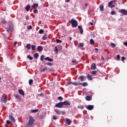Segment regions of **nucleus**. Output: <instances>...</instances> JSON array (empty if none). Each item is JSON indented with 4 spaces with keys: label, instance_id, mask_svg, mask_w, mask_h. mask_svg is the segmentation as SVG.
<instances>
[{
    "label": "nucleus",
    "instance_id": "obj_46",
    "mask_svg": "<svg viewBox=\"0 0 127 127\" xmlns=\"http://www.w3.org/2000/svg\"><path fill=\"white\" fill-rule=\"evenodd\" d=\"M58 100H59V101H62L63 100V97L60 96L58 97Z\"/></svg>",
    "mask_w": 127,
    "mask_h": 127
},
{
    "label": "nucleus",
    "instance_id": "obj_57",
    "mask_svg": "<svg viewBox=\"0 0 127 127\" xmlns=\"http://www.w3.org/2000/svg\"><path fill=\"white\" fill-rule=\"evenodd\" d=\"M72 63H76V60L74 59L71 61Z\"/></svg>",
    "mask_w": 127,
    "mask_h": 127
},
{
    "label": "nucleus",
    "instance_id": "obj_13",
    "mask_svg": "<svg viewBox=\"0 0 127 127\" xmlns=\"http://www.w3.org/2000/svg\"><path fill=\"white\" fill-rule=\"evenodd\" d=\"M66 123L67 124V125L68 126H70V125H71V120L69 119H66Z\"/></svg>",
    "mask_w": 127,
    "mask_h": 127
},
{
    "label": "nucleus",
    "instance_id": "obj_22",
    "mask_svg": "<svg viewBox=\"0 0 127 127\" xmlns=\"http://www.w3.org/2000/svg\"><path fill=\"white\" fill-rule=\"evenodd\" d=\"M29 8H30V5H27L25 7L26 11H29Z\"/></svg>",
    "mask_w": 127,
    "mask_h": 127
},
{
    "label": "nucleus",
    "instance_id": "obj_49",
    "mask_svg": "<svg viewBox=\"0 0 127 127\" xmlns=\"http://www.w3.org/2000/svg\"><path fill=\"white\" fill-rule=\"evenodd\" d=\"M6 124L7 125H10V121H9V120H7V121H6Z\"/></svg>",
    "mask_w": 127,
    "mask_h": 127
},
{
    "label": "nucleus",
    "instance_id": "obj_48",
    "mask_svg": "<svg viewBox=\"0 0 127 127\" xmlns=\"http://www.w3.org/2000/svg\"><path fill=\"white\" fill-rule=\"evenodd\" d=\"M53 120H57V119H58V118L56 116H54L53 117Z\"/></svg>",
    "mask_w": 127,
    "mask_h": 127
},
{
    "label": "nucleus",
    "instance_id": "obj_52",
    "mask_svg": "<svg viewBox=\"0 0 127 127\" xmlns=\"http://www.w3.org/2000/svg\"><path fill=\"white\" fill-rule=\"evenodd\" d=\"M126 60V57H122V58H121V60L122 61H124V60Z\"/></svg>",
    "mask_w": 127,
    "mask_h": 127
},
{
    "label": "nucleus",
    "instance_id": "obj_50",
    "mask_svg": "<svg viewBox=\"0 0 127 127\" xmlns=\"http://www.w3.org/2000/svg\"><path fill=\"white\" fill-rule=\"evenodd\" d=\"M121 58V56L120 55H117V60H119Z\"/></svg>",
    "mask_w": 127,
    "mask_h": 127
},
{
    "label": "nucleus",
    "instance_id": "obj_55",
    "mask_svg": "<svg viewBox=\"0 0 127 127\" xmlns=\"http://www.w3.org/2000/svg\"><path fill=\"white\" fill-rule=\"evenodd\" d=\"M38 12V10H33V12L34 13H37V12Z\"/></svg>",
    "mask_w": 127,
    "mask_h": 127
},
{
    "label": "nucleus",
    "instance_id": "obj_56",
    "mask_svg": "<svg viewBox=\"0 0 127 127\" xmlns=\"http://www.w3.org/2000/svg\"><path fill=\"white\" fill-rule=\"evenodd\" d=\"M54 70H55V69H54V67H52V68H51L50 69V71H54Z\"/></svg>",
    "mask_w": 127,
    "mask_h": 127
},
{
    "label": "nucleus",
    "instance_id": "obj_41",
    "mask_svg": "<svg viewBox=\"0 0 127 127\" xmlns=\"http://www.w3.org/2000/svg\"><path fill=\"white\" fill-rule=\"evenodd\" d=\"M67 85H72L73 84V82L72 81H67L66 83Z\"/></svg>",
    "mask_w": 127,
    "mask_h": 127
},
{
    "label": "nucleus",
    "instance_id": "obj_5",
    "mask_svg": "<svg viewBox=\"0 0 127 127\" xmlns=\"http://www.w3.org/2000/svg\"><path fill=\"white\" fill-rule=\"evenodd\" d=\"M119 12H120V13H122L124 15H127V10L125 9H121L119 11Z\"/></svg>",
    "mask_w": 127,
    "mask_h": 127
},
{
    "label": "nucleus",
    "instance_id": "obj_38",
    "mask_svg": "<svg viewBox=\"0 0 127 127\" xmlns=\"http://www.w3.org/2000/svg\"><path fill=\"white\" fill-rule=\"evenodd\" d=\"M26 48H31V45H30V44H27Z\"/></svg>",
    "mask_w": 127,
    "mask_h": 127
},
{
    "label": "nucleus",
    "instance_id": "obj_11",
    "mask_svg": "<svg viewBox=\"0 0 127 127\" xmlns=\"http://www.w3.org/2000/svg\"><path fill=\"white\" fill-rule=\"evenodd\" d=\"M63 106H64V105L65 106H70V105H71V103H70V102H68V101H64V102H63Z\"/></svg>",
    "mask_w": 127,
    "mask_h": 127
},
{
    "label": "nucleus",
    "instance_id": "obj_23",
    "mask_svg": "<svg viewBox=\"0 0 127 127\" xmlns=\"http://www.w3.org/2000/svg\"><path fill=\"white\" fill-rule=\"evenodd\" d=\"M14 97L15 99H16L17 100H20V98H19V96H18V94H15L14 95Z\"/></svg>",
    "mask_w": 127,
    "mask_h": 127
},
{
    "label": "nucleus",
    "instance_id": "obj_20",
    "mask_svg": "<svg viewBox=\"0 0 127 127\" xmlns=\"http://www.w3.org/2000/svg\"><path fill=\"white\" fill-rule=\"evenodd\" d=\"M54 111L57 115H61V111H60L59 110H56V109H54Z\"/></svg>",
    "mask_w": 127,
    "mask_h": 127
},
{
    "label": "nucleus",
    "instance_id": "obj_31",
    "mask_svg": "<svg viewBox=\"0 0 127 127\" xmlns=\"http://www.w3.org/2000/svg\"><path fill=\"white\" fill-rule=\"evenodd\" d=\"M1 22L4 24H5V23H6V21L5 20V19H2Z\"/></svg>",
    "mask_w": 127,
    "mask_h": 127
},
{
    "label": "nucleus",
    "instance_id": "obj_10",
    "mask_svg": "<svg viewBox=\"0 0 127 127\" xmlns=\"http://www.w3.org/2000/svg\"><path fill=\"white\" fill-rule=\"evenodd\" d=\"M6 99H7V98L6 97V96H4V97H1V98L0 99L1 101H2V102H3V103H6V102H7V100H6Z\"/></svg>",
    "mask_w": 127,
    "mask_h": 127
},
{
    "label": "nucleus",
    "instance_id": "obj_16",
    "mask_svg": "<svg viewBox=\"0 0 127 127\" xmlns=\"http://www.w3.org/2000/svg\"><path fill=\"white\" fill-rule=\"evenodd\" d=\"M96 64L95 63L92 64L91 66V70H95L96 69Z\"/></svg>",
    "mask_w": 127,
    "mask_h": 127
},
{
    "label": "nucleus",
    "instance_id": "obj_37",
    "mask_svg": "<svg viewBox=\"0 0 127 127\" xmlns=\"http://www.w3.org/2000/svg\"><path fill=\"white\" fill-rule=\"evenodd\" d=\"M46 70H47V68L46 67H44V68L41 70V72H45Z\"/></svg>",
    "mask_w": 127,
    "mask_h": 127
},
{
    "label": "nucleus",
    "instance_id": "obj_43",
    "mask_svg": "<svg viewBox=\"0 0 127 127\" xmlns=\"http://www.w3.org/2000/svg\"><path fill=\"white\" fill-rule=\"evenodd\" d=\"M37 49L38 52H42V51L43 50V48H38Z\"/></svg>",
    "mask_w": 127,
    "mask_h": 127
},
{
    "label": "nucleus",
    "instance_id": "obj_63",
    "mask_svg": "<svg viewBox=\"0 0 127 127\" xmlns=\"http://www.w3.org/2000/svg\"><path fill=\"white\" fill-rule=\"evenodd\" d=\"M29 18V17H28V16H26V19L27 20H28Z\"/></svg>",
    "mask_w": 127,
    "mask_h": 127
},
{
    "label": "nucleus",
    "instance_id": "obj_14",
    "mask_svg": "<svg viewBox=\"0 0 127 127\" xmlns=\"http://www.w3.org/2000/svg\"><path fill=\"white\" fill-rule=\"evenodd\" d=\"M86 75H87V78L89 81L93 80V78H92V75H91L89 73H87Z\"/></svg>",
    "mask_w": 127,
    "mask_h": 127
},
{
    "label": "nucleus",
    "instance_id": "obj_54",
    "mask_svg": "<svg viewBox=\"0 0 127 127\" xmlns=\"http://www.w3.org/2000/svg\"><path fill=\"white\" fill-rule=\"evenodd\" d=\"M61 114H62V116H64V115H65V112L61 111Z\"/></svg>",
    "mask_w": 127,
    "mask_h": 127
},
{
    "label": "nucleus",
    "instance_id": "obj_25",
    "mask_svg": "<svg viewBox=\"0 0 127 127\" xmlns=\"http://www.w3.org/2000/svg\"><path fill=\"white\" fill-rule=\"evenodd\" d=\"M32 84H33V80L29 79V85H32Z\"/></svg>",
    "mask_w": 127,
    "mask_h": 127
},
{
    "label": "nucleus",
    "instance_id": "obj_32",
    "mask_svg": "<svg viewBox=\"0 0 127 127\" xmlns=\"http://www.w3.org/2000/svg\"><path fill=\"white\" fill-rule=\"evenodd\" d=\"M90 42L92 45H93V44L95 43V42L94 41V40H93V39H90Z\"/></svg>",
    "mask_w": 127,
    "mask_h": 127
},
{
    "label": "nucleus",
    "instance_id": "obj_36",
    "mask_svg": "<svg viewBox=\"0 0 127 127\" xmlns=\"http://www.w3.org/2000/svg\"><path fill=\"white\" fill-rule=\"evenodd\" d=\"M84 44L83 43H79L78 45V47H83Z\"/></svg>",
    "mask_w": 127,
    "mask_h": 127
},
{
    "label": "nucleus",
    "instance_id": "obj_45",
    "mask_svg": "<svg viewBox=\"0 0 127 127\" xmlns=\"http://www.w3.org/2000/svg\"><path fill=\"white\" fill-rule=\"evenodd\" d=\"M97 71L93 70L92 71V74H93V75H96V74H97Z\"/></svg>",
    "mask_w": 127,
    "mask_h": 127
},
{
    "label": "nucleus",
    "instance_id": "obj_9",
    "mask_svg": "<svg viewBox=\"0 0 127 127\" xmlns=\"http://www.w3.org/2000/svg\"><path fill=\"white\" fill-rule=\"evenodd\" d=\"M86 109L89 111H92L94 109V105H88L86 107Z\"/></svg>",
    "mask_w": 127,
    "mask_h": 127
},
{
    "label": "nucleus",
    "instance_id": "obj_53",
    "mask_svg": "<svg viewBox=\"0 0 127 127\" xmlns=\"http://www.w3.org/2000/svg\"><path fill=\"white\" fill-rule=\"evenodd\" d=\"M39 96H40V97H43V96H44V93H41V94H39Z\"/></svg>",
    "mask_w": 127,
    "mask_h": 127
},
{
    "label": "nucleus",
    "instance_id": "obj_17",
    "mask_svg": "<svg viewBox=\"0 0 127 127\" xmlns=\"http://www.w3.org/2000/svg\"><path fill=\"white\" fill-rule=\"evenodd\" d=\"M45 60H46L47 61H49V62H52V61H53V60L52 59H50V58L48 57L45 58Z\"/></svg>",
    "mask_w": 127,
    "mask_h": 127
},
{
    "label": "nucleus",
    "instance_id": "obj_42",
    "mask_svg": "<svg viewBox=\"0 0 127 127\" xmlns=\"http://www.w3.org/2000/svg\"><path fill=\"white\" fill-rule=\"evenodd\" d=\"M111 46L113 48H115L116 47V44L113 43H111Z\"/></svg>",
    "mask_w": 127,
    "mask_h": 127
},
{
    "label": "nucleus",
    "instance_id": "obj_18",
    "mask_svg": "<svg viewBox=\"0 0 127 127\" xmlns=\"http://www.w3.org/2000/svg\"><path fill=\"white\" fill-rule=\"evenodd\" d=\"M39 57V54H38V53H35L34 54V58L35 59H37V58H38Z\"/></svg>",
    "mask_w": 127,
    "mask_h": 127
},
{
    "label": "nucleus",
    "instance_id": "obj_64",
    "mask_svg": "<svg viewBox=\"0 0 127 127\" xmlns=\"http://www.w3.org/2000/svg\"><path fill=\"white\" fill-rule=\"evenodd\" d=\"M37 48H43V47L42 46H39L37 47Z\"/></svg>",
    "mask_w": 127,
    "mask_h": 127
},
{
    "label": "nucleus",
    "instance_id": "obj_62",
    "mask_svg": "<svg viewBox=\"0 0 127 127\" xmlns=\"http://www.w3.org/2000/svg\"><path fill=\"white\" fill-rule=\"evenodd\" d=\"M115 5H113L110 7L111 8H113V7H115Z\"/></svg>",
    "mask_w": 127,
    "mask_h": 127
},
{
    "label": "nucleus",
    "instance_id": "obj_28",
    "mask_svg": "<svg viewBox=\"0 0 127 127\" xmlns=\"http://www.w3.org/2000/svg\"><path fill=\"white\" fill-rule=\"evenodd\" d=\"M111 14H112V15H116V14H117V13L115 11H112L111 12Z\"/></svg>",
    "mask_w": 127,
    "mask_h": 127
},
{
    "label": "nucleus",
    "instance_id": "obj_39",
    "mask_svg": "<svg viewBox=\"0 0 127 127\" xmlns=\"http://www.w3.org/2000/svg\"><path fill=\"white\" fill-rule=\"evenodd\" d=\"M55 53L56 54H57L58 53V48H55L54 50Z\"/></svg>",
    "mask_w": 127,
    "mask_h": 127
},
{
    "label": "nucleus",
    "instance_id": "obj_51",
    "mask_svg": "<svg viewBox=\"0 0 127 127\" xmlns=\"http://www.w3.org/2000/svg\"><path fill=\"white\" fill-rule=\"evenodd\" d=\"M27 29H32V26L29 25V26H28L27 27Z\"/></svg>",
    "mask_w": 127,
    "mask_h": 127
},
{
    "label": "nucleus",
    "instance_id": "obj_3",
    "mask_svg": "<svg viewBox=\"0 0 127 127\" xmlns=\"http://www.w3.org/2000/svg\"><path fill=\"white\" fill-rule=\"evenodd\" d=\"M8 27L7 28V31L9 33H10V32H12V30L13 29V24H12V23H11L10 21L8 22Z\"/></svg>",
    "mask_w": 127,
    "mask_h": 127
},
{
    "label": "nucleus",
    "instance_id": "obj_40",
    "mask_svg": "<svg viewBox=\"0 0 127 127\" xmlns=\"http://www.w3.org/2000/svg\"><path fill=\"white\" fill-rule=\"evenodd\" d=\"M46 64L48 65V66H53V64H52L51 63H47Z\"/></svg>",
    "mask_w": 127,
    "mask_h": 127
},
{
    "label": "nucleus",
    "instance_id": "obj_7",
    "mask_svg": "<svg viewBox=\"0 0 127 127\" xmlns=\"http://www.w3.org/2000/svg\"><path fill=\"white\" fill-rule=\"evenodd\" d=\"M12 116H13L12 113H11V114L9 116V120L10 121H11V122H13V123H15V119H14V118Z\"/></svg>",
    "mask_w": 127,
    "mask_h": 127
},
{
    "label": "nucleus",
    "instance_id": "obj_34",
    "mask_svg": "<svg viewBox=\"0 0 127 127\" xmlns=\"http://www.w3.org/2000/svg\"><path fill=\"white\" fill-rule=\"evenodd\" d=\"M57 43H62V41L60 39H56Z\"/></svg>",
    "mask_w": 127,
    "mask_h": 127
},
{
    "label": "nucleus",
    "instance_id": "obj_47",
    "mask_svg": "<svg viewBox=\"0 0 127 127\" xmlns=\"http://www.w3.org/2000/svg\"><path fill=\"white\" fill-rule=\"evenodd\" d=\"M78 109H80V110H83L84 109V106H78Z\"/></svg>",
    "mask_w": 127,
    "mask_h": 127
},
{
    "label": "nucleus",
    "instance_id": "obj_24",
    "mask_svg": "<svg viewBox=\"0 0 127 127\" xmlns=\"http://www.w3.org/2000/svg\"><path fill=\"white\" fill-rule=\"evenodd\" d=\"M32 7H33V8H35V7H38V4L34 3V4L32 5Z\"/></svg>",
    "mask_w": 127,
    "mask_h": 127
},
{
    "label": "nucleus",
    "instance_id": "obj_19",
    "mask_svg": "<svg viewBox=\"0 0 127 127\" xmlns=\"http://www.w3.org/2000/svg\"><path fill=\"white\" fill-rule=\"evenodd\" d=\"M86 101H91L92 100V97L90 96H87L86 97Z\"/></svg>",
    "mask_w": 127,
    "mask_h": 127
},
{
    "label": "nucleus",
    "instance_id": "obj_58",
    "mask_svg": "<svg viewBox=\"0 0 127 127\" xmlns=\"http://www.w3.org/2000/svg\"><path fill=\"white\" fill-rule=\"evenodd\" d=\"M87 6H88V3H86L85 4V6L84 7V9L86 8Z\"/></svg>",
    "mask_w": 127,
    "mask_h": 127
},
{
    "label": "nucleus",
    "instance_id": "obj_33",
    "mask_svg": "<svg viewBox=\"0 0 127 127\" xmlns=\"http://www.w3.org/2000/svg\"><path fill=\"white\" fill-rule=\"evenodd\" d=\"M44 60V55L41 56L40 61H43Z\"/></svg>",
    "mask_w": 127,
    "mask_h": 127
},
{
    "label": "nucleus",
    "instance_id": "obj_26",
    "mask_svg": "<svg viewBox=\"0 0 127 127\" xmlns=\"http://www.w3.org/2000/svg\"><path fill=\"white\" fill-rule=\"evenodd\" d=\"M83 87H87L88 86V83L87 82H84L83 84L82 83V85Z\"/></svg>",
    "mask_w": 127,
    "mask_h": 127
},
{
    "label": "nucleus",
    "instance_id": "obj_60",
    "mask_svg": "<svg viewBox=\"0 0 127 127\" xmlns=\"http://www.w3.org/2000/svg\"><path fill=\"white\" fill-rule=\"evenodd\" d=\"M16 44H17V42H15L14 43V46L16 47Z\"/></svg>",
    "mask_w": 127,
    "mask_h": 127
},
{
    "label": "nucleus",
    "instance_id": "obj_6",
    "mask_svg": "<svg viewBox=\"0 0 127 127\" xmlns=\"http://www.w3.org/2000/svg\"><path fill=\"white\" fill-rule=\"evenodd\" d=\"M78 79H80L81 82H84V81H86V78H85V76L83 75H80L78 78Z\"/></svg>",
    "mask_w": 127,
    "mask_h": 127
},
{
    "label": "nucleus",
    "instance_id": "obj_30",
    "mask_svg": "<svg viewBox=\"0 0 127 127\" xmlns=\"http://www.w3.org/2000/svg\"><path fill=\"white\" fill-rule=\"evenodd\" d=\"M100 8L101 11H103V10H104V5H100Z\"/></svg>",
    "mask_w": 127,
    "mask_h": 127
},
{
    "label": "nucleus",
    "instance_id": "obj_8",
    "mask_svg": "<svg viewBox=\"0 0 127 127\" xmlns=\"http://www.w3.org/2000/svg\"><path fill=\"white\" fill-rule=\"evenodd\" d=\"M73 86H82V83L80 81H74L73 82Z\"/></svg>",
    "mask_w": 127,
    "mask_h": 127
},
{
    "label": "nucleus",
    "instance_id": "obj_35",
    "mask_svg": "<svg viewBox=\"0 0 127 127\" xmlns=\"http://www.w3.org/2000/svg\"><path fill=\"white\" fill-rule=\"evenodd\" d=\"M44 32V30H42V29H40L39 31V33L40 34H42V33H43Z\"/></svg>",
    "mask_w": 127,
    "mask_h": 127
},
{
    "label": "nucleus",
    "instance_id": "obj_15",
    "mask_svg": "<svg viewBox=\"0 0 127 127\" xmlns=\"http://www.w3.org/2000/svg\"><path fill=\"white\" fill-rule=\"evenodd\" d=\"M78 29H79L80 32L81 34H83V33L84 32V31L83 30V28H82L81 26H78Z\"/></svg>",
    "mask_w": 127,
    "mask_h": 127
},
{
    "label": "nucleus",
    "instance_id": "obj_59",
    "mask_svg": "<svg viewBox=\"0 0 127 127\" xmlns=\"http://www.w3.org/2000/svg\"><path fill=\"white\" fill-rule=\"evenodd\" d=\"M65 47V48H67V45L66 44H64V46L63 47Z\"/></svg>",
    "mask_w": 127,
    "mask_h": 127
},
{
    "label": "nucleus",
    "instance_id": "obj_4",
    "mask_svg": "<svg viewBox=\"0 0 127 127\" xmlns=\"http://www.w3.org/2000/svg\"><path fill=\"white\" fill-rule=\"evenodd\" d=\"M55 108H62V107H63V102H61L60 103H57V104L55 105Z\"/></svg>",
    "mask_w": 127,
    "mask_h": 127
},
{
    "label": "nucleus",
    "instance_id": "obj_27",
    "mask_svg": "<svg viewBox=\"0 0 127 127\" xmlns=\"http://www.w3.org/2000/svg\"><path fill=\"white\" fill-rule=\"evenodd\" d=\"M43 40H46L47 39V35H45L43 36Z\"/></svg>",
    "mask_w": 127,
    "mask_h": 127
},
{
    "label": "nucleus",
    "instance_id": "obj_12",
    "mask_svg": "<svg viewBox=\"0 0 127 127\" xmlns=\"http://www.w3.org/2000/svg\"><path fill=\"white\" fill-rule=\"evenodd\" d=\"M19 94L21 95V96H24V91L22 89H18Z\"/></svg>",
    "mask_w": 127,
    "mask_h": 127
},
{
    "label": "nucleus",
    "instance_id": "obj_44",
    "mask_svg": "<svg viewBox=\"0 0 127 127\" xmlns=\"http://www.w3.org/2000/svg\"><path fill=\"white\" fill-rule=\"evenodd\" d=\"M27 57L29 59V60H32L33 59V58L32 57H31L30 56H27Z\"/></svg>",
    "mask_w": 127,
    "mask_h": 127
},
{
    "label": "nucleus",
    "instance_id": "obj_29",
    "mask_svg": "<svg viewBox=\"0 0 127 127\" xmlns=\"http://www.w3.org/2000/svg\"><path fill=\"white\" fill-rule=\"evenodd\" d=\"M31 112V113H37V112H38V109L32 110Z\"/></svg>",
    "mask_w": 127,
    "mask_h": 127
},
{
    "label": "nucleus",
    "instance_id": "obj_1",
    "mask_svg": "<svg viewBox=\"0 0 127 127\" xmlns=\"http://www.w3.org/2000/svg\"><path fill=\"white\" fill-rule=\"evenodd\" d=\"M35 120L32 116L29 117V121L28 123L26 125V127H31L34 124Z\"/></svg>",
    "mask_w": 127,
    "mask_h": 127
},
{
    "label": "nucleus",
    "instance_id": "obj_21",
    "mask_svg": "<svg viewBox=\"0 0 127 127\" xmlns=\"http://www.w3.org/2000/svg\"><path fill=\"white\" fill-rule=\"evenodd\" d=\"M114 0H112L111 1H110L109 4H108V6L109 7H111L112 5H113V3H114Z\"/></svg>",
    "mask_w": 127,
    "mask_h": 127
},
{
    "label": "nucleus",
    "instance_id": "obj_2",
    "mask_svg": "<svg viewBox=\"0 0 127 127\" xmlns=\"http://www.w3.org/2000/svg\"><path fill=\"white\" fill-rule=\"evenodd\" d=\"M69 23L71 24V26L73 28H75V27H77L78 26V22H77V20L74 19H71V20H69L68 21Z\"/></svg>",
    "mask_w": 127,
    "mask_h": 127
},
{
    "label": "nucleus",
    "instance_id": "obj_61",
    "mask_svg": "<svg viewBox=\"0 0 127 127\" xmlns=\"http://www.w3.org/2000/svg\"><path fill=\"white\" fill-rule=\"evenodd\" d=\"M36 46L34 45H32L31 46V48H35Z\"/></svg>",
    "mask_w": 127,
    "mask_h": 127
}]
</instances>
